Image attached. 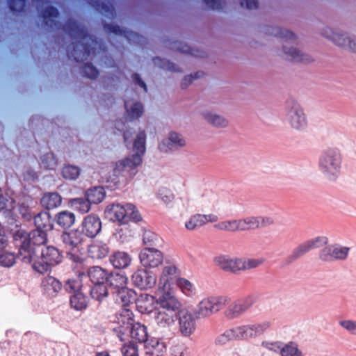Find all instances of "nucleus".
<instances>
[{"label": "nucleus", "instance_id": "nucleus-16", "mask_svg": "<svg viewBox=\"0 0 356 356\" xmlns=\"http://www.w3.org/2000/svg\"><path fill=\"white\" fill-rule=\"evenodd\" d=\"M154 321L158 329L165 330L169 329L175 325L177 319V314L173 312L158 308L154 309Z\"/></svg>", "mask_w": 356, "mask_h": 356}, {"label": "nucleus", "instance_id": "nucleus-58", "mask_svg": "<svg viewBox=\"0 0 356 356\" xmlns=\"http://www.w3.org/2000/svg\"><path fill=\"white\" fill-rule=\"evenodd\" d=\"M16 257L10 252L0 254V265L4 267H10L15 263Z\"/></svg>", "mask_w": 356, "mask_h": 356}, {"label": "nucleus", "instance_id": "nucleus-48", "mask_svg": "<svg viewBox=\"0 0 356 356\" xmlns=\"http://www.w3.org/2000/svg\"><path fill=\"white\" fill-rule=\"evenodd\" d=\"M177 285L181 291L188 296H191L195 293V289L193 284L185 278H178Z\"/></svg>", "mask_w": 356, "mask_h": 356}, {"label": "nucleus", "instance_id": "nucleus-36", "mask_svg": "<svg viewBox=\"0 0 356 356\" xmlns=\"http://www.w3.org/2000/svg\"><path fill=\"white\" fill-rule=\"evenodd\" d=\"M110 287L113 290V293H115L125 287H127V277L122 274L116 273L108 276Z\"/></svg>", "mask_w": 356, "mask_h": 356}, {"label": "nucleus", "instance_id": "nucleus-32", "mask_svg": "<svg viewBox=\"0 0 356 356\" xmlns=\"http://www.w3.org/2000/svg\"><path fill=\"white\" fill-rule=\"evenodd\" d=\"M88 3L97 11L104 14L109 18H114L115 17V8L110 3H105L99 0H88Z\"/></svg>", "mask_w": 356, "mask_h": 356}, {"label": "nucleus", "instance_id": "nucleus-4", "mask_svg": "<svg viewBox=\"0 0 356 356\" xmlns=\"http://www.w3.org/2000/svg\"><path fill=\"white\" fill-rule=\"evenodd\" d=\"M268 32L275 37L285 39L284 43L283 44V50L284 54L288 56V60L302 63H309L313 60L312 56L301 53L300 51L296 48L288 47L289 45V41H293L296 39V36L293 33L280 27H274L272 29L271 31L268 30Z\"/></svg>", "mask_w": 356, "mask_h": 356}, {"label": "nucleus", "instance_id": "nucleus-27", "mask_svg": "<svg viewBox=\"0 0 356 356\" xmlns=\"http://www.w3.org/2000/svg\"><path fill=\"white\" fill-rule=\"evenodd\" d=\"M87 275L93 284L106 283L108 280V272L98 266L88 268Z\"/></svg>", "mask_w": 356, "mask_h": 356}, {"label": "nucleus", "instance_id": "nucleus-28", "mask_svg": "<svg viewBox=\"0 0 356 356\" xmlns=\"http://www.w3.org/2000/svg\"><path fill=\"white\" fill-rule=\"evenodd\" d=\"M130 337L136 342L140 343L146 342L148 338L147 327L140 323H134L131 326Z\"/></svg>", "mask_w": 356, "mask_h": 356}, {"label": "nucleus", "instance_id": "nucleus-42", "mask_svg": "<svg viewBox=\"0 0 356 356\" xmlns=\"http://www.w3.org/2000/svg\"><path fill=\"white\" fill-rule=\"evenodd\" d=\"M238 225L240 232L259 228V222L257 216H248L238 219Z\"/></svg>", "mask_w": 356, "mask_h": 356}, {"label": "nucleus", "instance_id": "nucleus-50", "mask_svg": "<svg viewBox=\"0 0 356 356\" xmlns=\"http://www.w3.org/2000/svg\"><path fill=\"white\" fill-rule=\"evenodd\" d=\"M62 174L65 179H76L80 175V169L75 165H67L63 167Z\"/></svg>", "mask_w": 356, "mask_h": 356}, {"label": "nucleus", "instance_id": "nucleus-45", "mask_svg": "<svg viewBox=\"0 0 356 356\" xmlns=\"http://www.w3.org/2000/svg\"><path fill=\"white\" fill-rule=\"evenodd\" d=\"M215 228L221 230L230 232H240L238 220H231L221 221L215 225Z\"/></svg>", "mask_w": 356, "mask_h": 356}, {"label": "nucleus", "instance_id": "nucleus-47", "mask_svg": "<svg viewBox=\"0 0 356 356\" xmlns=\"http://www.w3.org/2000/svg\"><path fill=\"white\" fill-rule=\"evenodd\" d=\"M204 118L212 125L216 127H225L227 126L226 119L220 115L207 112L204 113Z\"/></svg>", "mask_w": 356, "mask_h": 356}, {"label": "nucleus", "instance_id": "nucleus-20", "mask_svg": "<svg viewBox=\"0 0 356 356\" xmlns=\"http://www.w3.org/2000/svg\"><path fill=\"white\" fill-rule=\"evenodd\" d=\"M110 248L106 243L102 241H95L88 246L87 252L88 257L93 259H102L107 257Z\"/></svg>", "mask_w": 356, "mask_h": 356}, {"label": "nucleus", "instance_id": "nucleus-23", "mask_svg": "<svg viewBox=\"0 0 356 356\" xmlns=\"http://www.w3.org/2000/svg\"><path fill=\"white\" fill-rule=\"evenodd\" d=\"M58 15L56 8L51 6L45 8L42 15L44 26L50 29H59L61 24L56 20Z\"/></svg>", "mask_w": 356, "mask_h": 356}, {"label": "nucleus", "instance_id": "nucleus-55", "mask_svg": "<svg viewBox=\"0 0 356 356\" xmlns=\"http://www.w3.org/2000/svg\"><path fill=\"white\" fill-rule=\"evenodd\" d=\"M186 144L181 136L176 132H171L169 135V145L172 147H180Z\"/></svg>", "mask_w": 356, "mask_h": 356}, {"label": "nucleus", "instance_id": "nucleus-12", "mask_svg": "<svg viewBox=\"0 0 356 356\" xmlns=\"http://www.w3.org/2000/svg\"><path fill=\"white\" fill-rule=\"evenodd\" d=\"M287 104L289 107L287 120L291 126L296 129L304 128L307 124V120L300 104L294 100L289 101Z\"/></svg>", "mask_w": 356, "mask_h": 356}, {"label": "nucleus", "instance_id": "nucleus-1", "mask_svg": "<svg viewBox=\"0 0 356 356\" xmlns=\"http://www.w3.org/2000/svg\"><path fill=\"white\" fill-rule=\"evenodd\" d=\"M68 35L78 40L67 47L69 58L81 63L92 56L105 54L107 51L104 43L97 38L90 35L87 29L73 19H68L62 28Z\"/></svg>", "mask_w": 356, "mask_h": 356}, {"label": "nucleus", "instance_id": "nucleus-63", "mask_svg": "<svg viewBox=\"0 0 356 356\" xmlns=\"http://www.w3.org/2000/svg\"><path fill=\"white\" fill-rule=\"evenodd\" d=\"M81 284L79 280H69L65 285V289L69 293L74 292L75 293L76 292H80L79 289H81Z\"/></svg>", "mask_w": 356, "mask_h": 356}, {"label": "nucleus", "instance_id": "nucleus-9", "mask_svg": "<svg viewBox=\"0 0 356 356\" xmlns=\"http://www.w3.org/2000/svg\"><path fill=\"white\" fill-rule=\"evenodd\" d=\"M254 303V296L237 299L231 302L224 312L225 317L228 319H234L245 314Z\"/></svg>", "mask_w": 356, "mask_h": 356}, {"label": "nucleus", "instance_id": "nucleus-49", "mask_svg": "<svg viewBox=\"0 0 356 356\" xmlns=\"http://www.w3.org/2000/svg\"><path fill=\"white\" fill-rule=\"evenodd\" d=\"M153 62L155 65H159L160 67L163 70L174 72H181L178 67H177L174 63L170 62L169 60L161 59L159 57H155L153 58Z\"/></svg>", "mask_w": 356, "mask_h": 356}, {"label": "nucleus", "instance_id": "nucleus-54", "mask_svg": "<svg viewBox=\"0 0 356 356\" xmlns=\"http://www.w3.org/2000/svg\"><path fill=\"white\" fill-rule=\"evenodd\" d=\"M349 248L346 247L334 248L331 247L332 261L334 259L344 260L347 258Z\"/></svg>", "mask_w": 356, "mask_h": 356}, {"label": "nucleus", "instance_id": "nucleus-59", "mask_svg": "<svg viewBox=\"0 0 356 356\" xmlns=\"http://www.w3.org/2000/svg\"><path fill=\"white\" fill-rule=\"evenodd\" d=\"M131 327H124V325H118V327L113 328V332L118 337V338L123 341H124L129 336V333L130 334Z\"/></svg>", "mask_w": 356, "mask_h": 356}, {"label": "nucleus", "instance_id": "nucleus-31", "mask_svg": "<svg viewBox=\"0 0 356 356\" xmlns=\"http://www.w3.org/2000/svg\"><path fill=\"white\" fill-rule=\"evenodd\" d=\"M40 203L44 208L47 209H53L61 204L62 197L56 192L47 193L42 197Z\"/></svg>", "mask_w": 356, "mask_h": 356}, {"label": "nucleus", "instance_id": "nucleus-35", "mask_svg": "<svg viewBox=\"0 0 356 356\" xmlns=\"http://www.w3.org/2000/svg\"><path fill=\"white\" fill-rule=\"evenodd\" d=\"M57 224L63 228H70L75 222V215L68 211H63L56 216Z\"/></svg>", "mask_w": 356, "mask_h": 356}, {"label": "nucleus", "instance_id": "nucleus-64", "mask_svg": "<svg viewBox=\"0 0 356 356\" xmlns=\"http://www.w3.org/2000/svg\"><path fill=\"white\" fill-rule=\"evenodd\" d=\"M339 323L342 327L349 331L353 334L356 335V321L350 320H343L339 321Z\"/></svg>", "mask_w": 356, "mask_h": 356}, {"label": "nucleus", "instance_id": "nucleus-53", "mask_svg": "<svg viewBox=\"0 0 356 356\" xmlns=\"http://www.w3.org/2000/svg\"><path fill=\"white\" fill-rule=\"evenodd\" d=\"M121 352L123 356H138V346L133 342L124 343L121 348Z\"/></svg>", "mask_w": 356, "mask_h": 356}, {"label": "nucleus", "instance_id": "nucleus-41", "mask_svg": "<svg viewBox=\"0 0 356 356\" xmlns=\"http://www.w3.org/2000/svg\"><path fill=\"white\" fill-rule=\"evenodd\" d=\"M70 305L76 310H83L87 307V297L81 292H76L70 297Z\"/></svg>", "mask_w": 356, "mask_h": 356}, {"label": "nucleus", "instance_id": "nucleus-24", "mask_svg": "<svg viewBox=\"0 0 356 356\" xmlns=\"http://www.w3.org/2000/svg\"><path fill=\"white\" fill-rule=\"evenodd\" d=\"M218 265L224 270L236 273L243 270V259H227L223 257H218L216 260Z\"/></svg>", "mask_w": 356, "mask_h": 356}, {"label": "nucleus", "instance_id": "nucleus-33", "mask_svg": "<svg viewBox=\"0 0 356 356\" xmlns=\"http://www.w3.org/2000/svg\"><path fill=\"white\" fill-rule=\"evenodd\" d=\"M165 351V343L159 339H151L146 346V353L150 356H162Z\"/></svg>", "mask_w": 356, "mask_h": 356}, {"label": "nucleus", "instance_id": "nucleus-14", "mask_svg": "<svg viewBox=\"0 0 356 356\" xmlns=\"http://www.w3.org/2000/svg\"><path fill=\"white\" fill-rule=\"evenodd\" d=\"M322 34L325 38L330 39L337 45L348 47L353 52L356 53V38H350L346 36L345 34L337 33L329 27L325 28Z\"/></svg>", "mask_w": 356, "mask_h": 356}, {"label": "nucleus", "instance_id": "nucleus-62", "mask_svg": "<svg viewBox=\"0 0 356 356\" xmlns=\"http://www.w3.org/2000/svg\"><path fill=\"white\" fill-rule=\"evenodd\" d=\"M159 194L162 201L166 204L171 203L175 199L174 194L168 188L161 189Z\"/></svg>", "mask_w": 356, "mask_h": 356}, {"label": "nucleus", "instance_id": "nucleus-17", "mask_svg": "<svg viewBox=\"0 0 356 356\" xmlns=\"http://www.w3.org/2000/svg\"><path fill=\"white\" fill-rule=\"evenodd\" d=\"M81 227L83 234L89 238H94L101 231L102 222L97 215L89 214L83 218Z\"/></svg>", "mask_w": 356, "mask_h": 356}, {"label": "nucleus", "instance_id": "nucleus-44", "mask_svg": "<svg viewBox=\"0 0 356 356\" xmlns=\"http://www.w3.org/2000/svg\"><path fill=\"white\" fill-rule=\"evenodd\" d=\"M90 296L97 301H102L108 296V289L105 283L94 284L90 289Z\"/></svg>", "mask_w": 356, "mask_h": 356}, {"label": "nucleus", "instance_id": "nucleus-46", "mask_svg": "<svg viewBox=\"0 0 356 356\" xmlns=\"http://www.w3.org/2000/svg\"><path fill=\"white\" fill-rule=\"evenodd\" d=\"M281 356H302V353L299 350L296 343L290 341L282 346Z\"/></svg>", "mask_w": 356, "mask_h": 356}, {"label": "nucleus", "instance_id": "nucleus-61", "mask_svg": "<svg viewBox=\"0 0 356 356\" xmlns=\"http://www.w3.org/2000/svg\"><path fill=\"white\" fill-rule=\"evenodd\" d=\"M204 75L203 72H197L193 74L184 76L181 81V87L182 89H186L194 79H197Z\"/></svg>", "mask_w": 356, "mask_h": 356}, {"label": "nucleus", "instance_id": "nucleus-22", "mask_svg": "<svg viewBox=\"0 0 356 356\" xmlns=\"http://www.w3.org/2000/svg\"><path fill=\"white\" fill-rule=\"evenodd\" d=\"M61 240L65 246L72 250L83 243V234L78 229H73L68 232H65L61 235Z\"/></svg>", "mask_w": 356, "mask_h": 356}, {"label": "nucleus", "instance_id": "nucleus-29", "mask_svg": "<svg viewBox=\"0 0 356 356\" xmlns=\"http://www.w3.org/2000/svg\"><path fill=\"white\" fill-rule=\"evenodd\" d=\"M35 229L51 231L53 229V223L50 214L47 211H42L34 217Z\"/></svg>", "mask_w": 356, "mask_h": 356}, {"label": "nucleus", "instance_id": "nucleus-15", "mask_svg": "<svg viewBox=\"0 0 356 356\" xmlns=\"http://www.w3.org/2000/svg\"><path fill=\"white\" fill-rule=\"evenodd\" d=\"M141 264L147 268H156L162 264L163 254L156 248H144L139 254Z\"/></svg>", "mask_w": 356, "mask_h": 356}, {"label": "nucleus", "instance_id": "nucleus-19", "mask_svg": "<svg viewBox=\"0 0 356 356\" xmlns=\"http://www.w3.org/2000/svg\"><path fill=\"white\" fill-rule=\"evenodd\" d=\"M104 29L111 33L124 37L129 42L140 43L143 40V36L132 31L121 29L118 25L104 24Z\"/></svg>", "mask_w": 356, "mask_h": 356}, {"label": "nucleus", "instance_id": "nucleus-30", "mask_svg": "<svg viewBox=\"0 0 356 356\" xmlns=\"http://www.w3.org/2000/svg\"><path fill=\"white\" fill-rule=\"evenodd\" d=\"M42 285L45 292L51 296H56L62 289L61 282L52 276L44 277Z\"/></svg>", "mask_w": 356, "mask_h": 356}, {"label": "nucleus", "instance_id": "nucleus-51", "mask_svg": "<svg viewBox=\"0 0 356 356\" xmlns=\"http://www.w3.org/2000/svg\"><path fill=\"white\" fill-rule=\"evenodd\" d=\"M81 72L83 76L91 79H96L99 75V70L92 63L84 64L81 68Z\"/></svg>", "mask_w": 356, "mask_h": 356}, {"label": "nucleus", "instance_id": "nucleus-40", "mask_svg": "<svg viewBox=\"0 0 356 356\" xmlns=\"http://www.w3.org/2000/svg\"><path fill=\"white\" fill-rule=\"evenodd\" d=\"M70 204L74 210L82 214L88 213L91 208V203L87 197L86 199L83 197L70 199Z\"/></svg>", "mask_w": 356, "mask_h": 356}, {"label": "nucleus", "instance_id": "nucleus-37", "mask_svg": "<svg viewBox=\"0 0 356 356\" xmlns=\"http://www.w3.org/2000/svg\"><path fill=\"white\" fill-rule=\"evenodd\" d=\"M124 108L126 113L131 120H136L140 118L144 113V107L140 102H135L131 106L129 102H124Z\"/></svg>", "mask_w": 356, "mask_h": 356}, {"label": "nucleus", "instance_id": "nucleus-8", "mask_svg": "<svg viewBox=\"0 0 356 356\" xmlns=\"http://www.w3.org/2000/svg\"><path fill=\"white\" fill-rule=\"evenodd\" d=\"M47 232L44 230H39L35 229L31 232L28 237L25 238L22 241L20 248L19 250V252L17 254V257L22 260V248H25L24 250H28L30 254H32L31 252L35 250H40L43 248V245H44L47 241Z\"/></svg>", "mask_w": 356, "mask_h": 356}, {"label": "nucleus", "instance_id": "nucleus-26", "mask_svg": "<svg viewBox=\"0 0 356 356\" xmlns=\"http://www.w3.org/2000/svg\"><path fill=\"white\" fill-rule=\"evenodd\" d=\"M155 302L156 299L153 296L143 293L140 294L137 298L136 305L138 312L142 314H149L154 312V303Z\"/></svg>", "mask_w": 356, "mask_h": 356}, {"label": "nucleus", "instance_id": "nucleus-7", "mask_svg": "<svg viewBox=\"0 0 356 356\" xmlns=\"http://www.w3.org/2000/svg\"><path fill=\"white\" fill-rule=\"evenodd\" d=\"M341 158L336 149H328L321 155L319 166L321 171L328 177L336 175L341 167Z\"/></svg>", "mask_w": 356, "mask_h": 356}, {"label": "nucleus", "instance_id": "nucleus-5", "mask_svg": "<svg viewBox=\"0 0 356 356\" xmlns=\"http://www.w3.org/2000/svg\"><path fill=\"white\" fill-rule=\"evenodd\" d=\"M106 212L111 220L120 224H126L130 220L138 222L142 219L138 211L132 204L122 205L113 203L107 206Z\"/></svg>", "mask_w": 356, "mask_h": 356}, {"label": "nucleus", "instance_id": "nucleus-21", "mask_svg": "<svg viewBox=\"0 0 356 356\" xmlns=\"http://www.w3.org/2000/svg\"><path fill=\"white\" fill-rule=\"evenodd\" d=\"M178 276L179 272L175 266L170 265L165 266L160 276L158 287L159 290L161 291V289H165L170 288V282H172L174 280L177 281L179 278Z\"/></svg>", "mask_w": 356, "mask_h": 356}, {"label": "nucleus", "instance_id": "nucleus-18", "mask_svg": "<svg viewBox=\"0 0 356 356\" xmlns=\"http://www.w3.org/2000/svg\"><path fill=\"white\" fill-rule=\"evenodd\" d=\"M177 316L181 334L184 337H189L195 330V321L193 314L187 310H180Z\"/></svg>", "mask_w": 356, "mask_h": 356}, {"label": "nucleus", "instance_id": "nucleus-39", "mask_svg": "<svg viewBox=\"0 0 356 356\" xmlns=\"http://www.w3.org/2000/svg\"><path fill=\"white\" fill-rule=\"evenodd\" d=\"M115 293L117 295V300L120 301L124 307L129 306V304L135 300V291L127 287H125Z\"/></svg>", "mask_w": 356, "mask_h": 356}, {"label": "nucleus", "instance_id": "nucleus-43", "mask_svg": "<svg viewBox=\"0 0 356 356\" xmlns=\"http://www.w3.org/2000/svg\"><path fill=\"white\" fill-rule=\"evenodd\" d=\"M134 314L132 311L127 307H123L119 314L118 323L119 325H124V327H131L134 323Z\"/></svg>", "mask_w": 356, "mask_h": 356}, {"label": "nucleus", "instance_id": "nucleus-2", "mask_svg": "<svg viewBox=\"0 0 356 356\" xmlns=\"http://www.w3.org/2000/svg\"><path fill=\"white\" fill-rule=\"evenodd\" d=\"M22 250V261L24 263L31 264L33 269L40 273H47L52 266L58 264L62 261V254L54 246L49 245L31 252Z\"/></svg>", "mask_w": 356, "mask_h": 356}, {"label": "nucleus", "instance_id": "nucleus-13", "mask_svg": "<svg viewBox=\"0 0 356 356\" xmlns=\"http://www.w3.org/2000/svg\"><path fill=\"white\" fill-rule=\"evenodd\" d=\"M133 284L140 289L147 290L153 288L156 283V276L144 269L136 270L131 276Z\"/></svg>", "mask_w": 356, "mask_h": 356}, {"label": "nucleus", "instance_id": "nucleus-3", "mask_svg": "<svg viewBox=\"0 0 356 356\" xmlns=\"http://www.w3.org/2000/svg\"><path fill=\"white\" fill-rule=\"evenodd\" d=\"M145 131L144 130L140 131L138 133L133 145L134 150L136 151V153L116 163L115 167L114 168V173L115 175L120 174L121 172L124 171L127 168L134 170L142 163L141 156L145 152Z\"/></svg>", "mask_w": 356, "mask_h": 356}, {"label": "nucleus", "instance_id": "nucleus-56", "mask_svg": "<svg viewBox=\"0 0 356 356\" xmlns=\"http://www.w3.org/2000/svg\"><path fill=\"white\" fill-rule=\"evenodd\" d=\"M26 6V0H8V7L14 13L24 11Z\"/></svg>", "mask_w": 356, "mask_h": 356}, {"label": "nucleus", "instance_id": "nucleus-6", "mask_svg": "<svg viewBox=\"0 0 356 356\" xmlns=\"http://www.w3.org/2000/svg\"><path fill=\"white\" fill-rule=\"evenodd\" d=\"M230 301L226 296H211L203 298L197 305L195 314L197 318H206L221 310Z\"/></svg>", "mask_w": 356, "mask_h": 356}, {"label": "nucleus", "instance_id": "nucleus-52", "mask_svg": "<svg viewBox=\"0 0 356 356\" xmlns=\"http://www.w3.org/2000/svg\"><path fill=\"white\" fill-rule=\"evenodd\" d=\"M204 223L200 217V214H195L192 216L188 220L185 222V227L190 231L194 230L196 228L202 227Z\"/></svg>", "mask_w": 356, "mask_h": 356}, {"label": "nucleus", "instance_id": "nucleus-10", "mask_svg": "<svg viewBox=\"0 0 356 356\" xmlns=\"http://www.w3.org/2000/svg\"><path fill=\"white\" fill-rule=\"evenodd\" d=\"M156 302L159 305L160 309L177 314L180 311L179 309L181 307V302L170 288L161 289V291L158 289V298L156 299Z\"/></svg>", "mask_w": 356, "mask_h": 356}, {"label": "nucleus", "instance_id": "nucleus-57", "mask_svg": "<svg viewBox=\"0 0 356 356\" xmlns=\"http://www.w3.org/2000/svg\"><path fill=\"white\" fill-rule=\"evenodd\" d=\"M170 355L172 356H186L187 347L184 343H177L173 344L170 348Z\"/></svg>", "mask_w": 356, "mask_h": 356}, {"label": "nucleus", "instance_id": "nucleus-34", "mask_svg": "<svg viewBox=\"0 0 356 356\" xmlns=\"http://www.w3.org/2000/svg\"><path fill=\"white\" fill-rule=\"evenodd\" d=\"M106 192L102 186H95L88 189L86 192V197L91 204L102 202L104 200Z\"/></svg>", "mask_w": 356, "mask_h": 356}, {"label": "nucleus", "instance_id": "nucleus-25", "mask_svg": "<svg viewBox=\"0 0 356 356\" xmlns=\"http://www.w3.org/2000/svg\"><path fill=\"white\" fill-rule=\"evenodd\" d=\"M109 261L115 268L124 269L130 265L131 257L125 252L116 251L110 256Z\"/></svg>", "mask_w": 356, "mask_h": 356}, {"label": "nucleus", "instance_id": "nucleus-38", "mask_svg": "<svg viewBox=\"0 0 356 356\" xmlns=\"http://www.w3.org/2000/svg\"><path fill=\"white\" fill-rule=\"evenodd\" d=\"M143 241L145 248H159L162 245V239L154 232L146 230L143 234Z\"/></svg>", "mask_w": 356, "mask_h": 356}, {"label": "nucleus", "instance_id": "nucleus-11", "mask_svg": "<svg viewBox=\"0 0 356 356\" xmlns=\"http://www.w3.org/2000/svg\"><path fill=\"white\" fill-rule=\"evenodd\" d=\"M327 242V238L318 236L300 244L296 248H294L291 253L287 257V264L293 263L311 250L320 247L318 243H321L322 244H326Z\"/></svg>", "mask_w": 356, "mask_h": 356}, {"label": "nucleus", "instance_id": "nucleus-60", "mask_svg": "<svg viewBox=\"0 0 356 356\" xmlns=\"http://www.w3.org/2000/svg\"><path fill=\"white\" fill-rule=\"evenodd\" d=\"M252 326L254 337H256L267 331L270 327V323L268 321H264L260 323L252 324Z\"/></svg>", "mask_w": 356, "mask_h": 356}]
</instances>
